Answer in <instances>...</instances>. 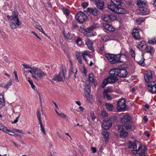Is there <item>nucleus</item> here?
<instances>
[{
    "label": "nucleus",
    "instance_id": "1",
    "mask_svg": "<svg viewBox=\"0 0 156 156\" xmlns=\"http://www.w3.org/2000/svg\"><path fill=\"white\" fill-rule=\"evenodd\" d=\"M12 15H7L8 19L12 22L10 24V27L14 29H16L17 27L21 25L22 22L20 21L18 17V12L16 10H14L12 12Z\"/></svg>",
    "mask_w": 156,
    "mask_h": 156
},
{
    "label": "nucleus",
    "instance_id": "2",
    "mask_svg": "<svg viewBox=\"0 0 156 156\" xmlns=\"http://www.w3.org/2000/svg\"><path fill=\"white\" fill-rule=\"evenodd\" d=\"M110 75H115L119 77L124 78H126L128 74V72L125 69H111L109 71Z\"/></svg>",
    "mask_w": 156,
    "mask_h": 156
},
{
    "label": "nucleus",
    "instance_id": "3",
    "mask_svg": "<svg viewBox=\"0 0 156 156\" xmlns=\"http://www.w3.org/2000/svg\"><path fill=\"white\" fill-rule=\"evenodd\" d=\"M105 56L111 64H114L122 62L120 60L121 55L119 54L114 55L110 53H106L105 55Z\"/></svg>",
    "mask_w": 156,
    "mask_h": 156
},
{
    "label": "nucleus",
    "instance_id": "4",
    "mask_svg": "<svg viewBox=\"0 0 156 156\" xmlns=\"http://www.w3.org/2000/svg\"><path fill=\"white\" fill-rule=\"evenodd\" d=\"M118 80V78L115 76H109L107 78L104 79L102 82L101 87L104 88L107 84L110 83H113Z\"/></svg>",
    "mask_w": 156,
    "mask_h": 156
},
{
    "label": "nucleus",
    "instance_id": "5",
    "mask_svg": "<svg viewBox=\"0 0 156 156\" xmlns=\"http://www.w3.org/2000/svg\"><path fill=\"white\" fill-rule=\"evenodd\" d=\"M76 20L79 23L82 24L87 18V15L82 11L77 12L76 16Z\"/></svg>",
    "mask_w": 156,
    "mask_h": 156
},
{
    "label": "nucleus",
    "instance_id": "6",
    "mask_svg": "<svg viewBox=\"0 0 156 156\" xmlns=\"http://www.w3.org/2000/svg\"><path fill=\"white\" fill-rule=\"evenodd\" d=\"M129 148H133L134 150H140L142 149L141 145L140 143L138 141L135 140L132 142L129 141L128 142Z\"/></svg>",
    "mask_w": 156,
    "mask_h": 156
},
{
    "label": "nucleus",
    "instance_id": "7",
    "mask_svg": "<svg viewBox=\"0 0 156 156\" xmlns=\"http://www.w3.org/2000/svg\"><path fill=\"white\" fill-rule=\"evenodd\" d=\"M37 116L38 119V120L39 122V124L40 125L41 129L42 132L44 135H46V133L44 129V127L43 125L41 119V113L40 112V109L38 108L37 110Z\"/></svg>",
    "mask_w": 156,
    "mask_h": 156
},
{
    "label": "nucleus",
    "instance_id": "8",
    "mask_svg": "<svg viewBox=\"0 0 156 156\" xmlns=\"http://www.w3.org/2000/svg\"><path fill=\"white\" fill-rule=\"evenodd\" d=\"M67 30H64L63 31V35L65 39L69 42L73 41L74 37V34H72L69 31H67Z\"/></svg>",
    "mask_w": 156,
    "mask_h": 156
},
{
    "label": "nucleus",
    "instance_id": "9",
    "mask_svg": "<svg viewBox=\"0 0 156 156\" xmlns=\"http://www.w3.org/2000/svg\"><path fill=\"white\" fill-rule=\"evenodd\" d=\"M125 101V99L123 98L118 100L117 105L119 110H124L125 109L126 107Z\"/></svg>",
    "mask_w": 156,
    "mask_h": 156
},
{
    "label": "nucleus",
    "instance_id": "10",
    "mask_svg": "<svg viewBox=\"0 0 156 156\" xmlns=\"http://www.w3.org/2000/svg\"><path fill=\"white\" fill-rule=\"evenodd\" d=\"M32 71L39 78H42L45 77L46 75V74L41 70L35 68L32 69Z\"/></svg>",
    "mask_w": 156,
    "mask_h": 156
},
{
    "label": "nucleus",
    "instance_id": "11",
    "mask_svg": "<svg viewBox=\"0 0 156 156\" xmlns=\"http://www.w3.org/2000/svg\"><path fill=\"white\" fill-rule=\"evenodd\" d=\"M118 131L120 133L119 135L121 138H125L128 136V133L125 130L124 128L122 125H118Z\"/></svg>",
    "mask_w": 156,
    "mask_h": 156
},
{
    "label": "nucleus",
    "instance_id": "12",
    "mask_svg": "<svg viewBox=\"0 0 156 156\" xmlns=\"http://www.w3.org/2000/svg\"><path fill=\"white\" fill-rule=\"evenodd\" d=\"M103 17L104 20L108 23L114 21L116 18L115 16L112 14H105L104 15Z\"/></svg>",
    "mask_w": 156,
    "mask_h": 156
},
{
    "label": "nucleus",
    "instance_id": "13",
    "mask_svg": "<svg viewBox=\"0 0 156 156\" xmlns=\"http://www.w3.org/2000/svg\"><path fill=\"white\" fill-rule=\"evenodd\" d=\"M144 78L145 82H148L152 78V74L151 70H147L144 75Z\"/></svg>",
    "mask_w": 156,
    "mask_h": 156
},
{
    "label": "nucleus",
    "instance_id": "14",
    "mask_svg": "<svg viewBox=\"0 0 156 156\" xmlns=\"http://www.w3.org/2000/svg\"><path fill=\"white\" fill-rule=\"evenodd\" d=\"M65 71L64 69H62L61 72L59 73L56 76V80L58 81H61L63 80V78H65Z\"/></svg>",
    "mask_w": 156,
    "mask_h": 156
},
{
    "label": "nucleus",
    "instance_id": "15",
    "mask_svg": "<svg viewBox=\"0 0 156 156\" xmlns=\"http://www.w3.org/2000/svg\"><path fill=\"white\" fill-rule=\"evenodd\" d=\"M95 3L98 9L102 10L104 9V3L103 0H95Z\"/></svg>",
    "mask_w": 156,
    "mask_h": 156
},
{
    "label": "nucleus",
    "instance_id": "16",
    "mask_svg": "<svg viewBox=\"0 0 156 156\" xmlns=\"http://www.w3.org/2000/svg\"><path fill=\"white\" fill-rule=\"evenodd\" d=\"M132 35L136 40H138L140 39V36L139 34L138 29L136 28L133 29L132 31Z\"/></svg>",
    "mask_w": 156,
    "mask_h": 156
},
{
    "label": "nucleus",
    "instance_id": "17",
    "mask_svg": "<svg viewBox=\"0 0 156 156\" xmlns=\"http://www.w3.org/2000/svg\"><path fill=\"white\" fill-rule=\"evenodd\" d=\"M86 44L87 46L89 49L92 51H94V50L93 47V42L89 38H87L85 40Z\"/></svg>",
    "mask_w": 156,
    "mask_h": 156
},
{
    "label": "nucleus",
    "instance_id": "18",
    "mask_svg": "<svg viewBox=\"0 0 156 156\" xmlns=\"http://www.w3.org/2000/svg\"><path fill=\"white\" fill-rule=\"evenodd\" d=\"M147 90L151 93L152 94L156 93V83L153 85L151 84H148Z\"/></svg>",
    "mask_w": 156,
    "mask_h": 156
},
{
    "label": "nucleus",
    "instance_id": "19",
    "mask_svg": "<svg viewBox=\"0 0 156 156\" xmlns=\"http://www.w3.org/2000/svg\"><path fill=\"white\" fill-rule=\"evenodd\" d=\"M131 118L129 115H126L121 118V121L123 125L128 123H130Z\"/></svg>",
    "mask_w": 156,
    "mask_h": 156
},
{
    "label": "nucleus",
    "instance_id": "20",
    "mask_svg": "<svg viewBox=\"0 0 156 156\" xmlns=\"http://www.w3.org/2000/svg\"><path fill=\"white\" fill-rule=\"evenodd\" d=\"M84 91L87 94V95L85 94L84 97L87 100L89 101V95L90 93V84H88L87 87L85 88Z\"/></svg>",
    "mask_w": 156,
    "mask_h": 156
},
{
    "label": "nucleus",
    "instance_id": "21",
    "mask_svg": "<svg viewBox=\"0 0 156 156\" xmlns=\"http://www.w3.org/2000/svg\"><path fill=\"white\" fill-rule=\"evenodd\" d=\"M112 123L109 121H104L102 124V127L103 129L106 130L109 129L112 126Z\"/></svg>",
    "mask_w": 156,
    "mask_h": 156
},
{
    "label": "nucleus",
    "instance_id": "22",
    "mask_svg": "<svg viewBox=\"0 0 156 156\" xmlns=\"http://www.w3.org/2000/svg\"><path fill=\"white\" fill-rule=\"evenodd\" d=\"M115 12L120 14H124L126 13L127 11L125 9L121 6H117V8H116Z\"/></svg>",
    "mask_w": 156,
    "mask_h": 156
},
{
    "label": "nucleus",
    "instance_id": "23",
    "mask_svg": "<svg viewBox=\"0 0 156 156\" xmlns=\"http://www.w3.org/2000/svg\"><path fill=\"white\" fill-rule=\"evenodd\" d=\"M107 7L108 9L113 12H115L116 10V8H117V6L112 1L108 3Z\"/></svg>",
    "mask_w": 156,
    "mask_h": 156
},
{
    "label": "nucleus",
    "instance_id": "24",
    "mask_svg": "<svg viewBox=\"0 0 156 156\" xmlns=\"http://www.w3.org/2000/svg\"><path fill=\"white\" fill-rule=\"evenodd\" d=\"M98 9L96 8H88L87 9V12L95 16L97 15Z\"/></svg>",
    "mask_w": 156,
    "mask_h": 156
},
{
    "label": "nucleus",
    "instance_id": "25",
    "mask_svg": "<svg viewBox=\"0 0 156 156\" xmlns=\"http://www.w3.org/2000/svg\"><path fill=\"white\" fill-rule=\"evenodd\" d=\"M90 53L89 51H85L83 52L82 53V55L83 59L85 60L86 62H87L88 60L87 59V56L88 57H90Z\"/></svg>",
    "mask_w": 156,
    "mask_h": 156
},
{
    "label": "nucleus",
    "instance_id": "26",
    "mask_svg": "<svg viewBox=\"0 0 156 156\" xmlns=\"http://www.w3.org/2000/svg\"><path fill=\"white\" fill-rule=\"evenodd\" d=\"M101 134L103 136L105 141L106 143L108 142V136H109V132L108 131H103L101 132Z\"/></svg>",
    "mask_w": 156,
    "mask_h": 156
},
{
    "label": "nucleus",
    "instance_id": "27",
    "mask_svg": "<svg viewBox=\"0 0 156 156\" xmlns=\"http://www.w3.org/2000/svg\"><path fill=\"white\" fill-rule=\"evenodd\" d=\"M144 49L146 50L147 53H150L151 55L153 54L154 51L153 47L149 46H146Z\"/></svg>",
    "mask_w": 156,
    "mask_h": 156
},
{
    "label": "nucleus",
    "instance_id": "28",
    "mask_svg": "<svg viewBox=\"0 0 156 156\" xmlns=\"http://www.w3.org/2000/svg\"><path fill=\"white\" fill-rule=\"evenodd\" d=\"M140 11L141 15H146L149 13V10L146 8H142L140 9Z\"/></svg>",
    "mask_w": 156,
    "mask_h": 156
},
{
    "label": "nucleus",
    "instance_id": "29",
    "mask_svg": "<svg viewBox=\"0 0 156 156\" xmlns=\"http://www.w3.org/2000/svg\"><path fill=\"white\" fill-rule=\"evenodd\" d=\"M105 106L107 110L109 112L112 111L114 109V107L113 105L110 103H106L105 104Z\"/></svg>",
    "mask_w": 156,
    "mask_h": 156
},
{
    "label": "nucleus",
    "instance_id": "30",
    "mask_svg": "<svg viewBox=\"0 0 156 156\" xmlns=\"http://www.w3.org/2000/svg\"><path fill=\"white\" fill-rule=\"evenodd\" d=\"M146 44L144 41H142L138 45V48L142 50L145 49Z\"/></svg>",
    "mask_w": 156,
    "mask_h": 156
},
{
    "label": "nucleus",
    "instance_id": "31",
    "mask_svg": "<svg viewBox=\"0 0 156 156\" xmlns=\"http://www.w3.org/2000/svg\"><path fill=\"white\" fill-rule=\"evenodd\" d=\"M137 6L140 8H143L144 6L146 5V3L141 0H138L137 2Z\"/></svg>",
    "mask_w": 156,
    "mask_h": 156
},
{
    "label": "nucleus",
    "instance_id": "32",
    "mask_svg": "<svg viewBox=\"0 0 156 156\" xmlns=\"http://www.w3.org/2000/svg\"><path fill=\"white\" fill-rule=\"evenodd\" d=\"M83 32H82L85 35L88 37H91L93 35V33L92 32L88 31L85 29L83 30Z\"/></svg>",
    "mask_w": 156,
    "mask_h": 156
},
{
    "label": "nucleus",
    "instance_id": "33",
    "mask_svg": "<svg viewBox=\"0 0 156 156\" xmlns=\"http://www.w3.org/2000/svg\"><path fill=\"white\" fill-rule=\"evenodd\" d=\"M74 39L75 42L78 44L81 45L82 44V39L79 37H75Z\"/></svg>",
    "mask_w": 156,
    "mask_h": 156
},
{
    "label": "nucleus",
    "instance_id": "34",
    "mask_svg": "<svg viewBox=\"0 0 156 156\" xmlns=\"http://www.w3.org/2000/svg\"><path fill=\"white\" fill-rule=\"evenodd\" d=\"M111 1L114 3L117 6H121V4H122L121 0H111Z\"/></svg>",
    "mask_w": 156,
    "mask_h": 156
},
{
    "label": "nucleus",
    "instance_id": "35",
    "mask_svg": "<svg viewBox=\"0 0 156 156\" xmlns=\"http://www.w3.org/2000/svg\"><path fill=\"white\" fill-rule=\"evenodd\" d=\"M148 44L154 45L156 44V36L154 38H152L151 39H149L148 40Z\"/></svg>",
    "mask_w": 156,
    "mask_h": 156
},
{
    "label": "nucleus",
    "instance_id": "36",
    "mask_svg": "<svg viewBox=\"0 0 156 156\" xmlns=\"http://www.w3.org/2000/svg\"><path fill=\"white\" fill-rule=\"evenodd\" d=\"M12 80L10 79L8 82H7L4 88L6 89H8L9 87L12 84Z\"/></svg>",
    "mask_w": 156,
    "mask_h": 156
},
{
    "label": "nucleus",
    "instance_id": "37",
    "mask_svg": "<svg viewBox=\"0 0 156 156\" xmlns=\"http://www.w3.org/2000/svg\"><path fill=\"white\" fill-rule=\"evenodd\" d=\"M101 39L103 41H107L110 40V37L108 35H103L101 37Z\"/></svg>",
    "mask_w": 156,
    "mask_h": 156
},
{
    "label": "nucleus",
    "instance_id": "38",
    "mask_svg": "<svg viewBox=\"0 0 156 156\" xmlns=\"http://www.w3.org/2000/svg\"><path fill=\"white\" fill-rule=\"evenodd\" d=\"M124 126L125 127L126 130L130 129L132 128V125L130 123H128L124 124Z\"/></svg>",
    "mask_w": 156,
    "mask_h": 156
},
{
    "label": "nucleus",
    "instance_id": "39",
    "mask_svg": "<svg viewBox=\"0 0 156 156\" xmlns=\"http://www.w3.org/2000/svg\"><path fill=\"white\" fill-rule=\"evenodd\" d=\"M94 75L92 74L89 75L88 79L90 83H93L94 80Z\"/></svg>",
    "mask_w": 156,
    "mask_h": 156
},
{
    "label": "nucleus",
    "instance_id": "40",
    "mask_svg": "<svg viewBox=\"0 0 156 156\" xmlns=\"http://www.w3.org/2000/svg\"><path fill=\"white\" fill-rule=\"evenodd\" d=\"M145 19L144 18L141 17L139 18L138 19L136 20V23L140 25L141 23L144 22L145 20Z\"/></svg>",
    "mask_w": 156,
    "mask_h": 156
},
{
    "label": "nucleus",
    "instance_id": "41",
    "mask_svg": "<svg viewBox=\"0 0 156 156\" xmlns=\"http://www.w3.org/2000/svg\"><path fill=\"white\" fill-rule=\"evenodd\" d=\"M113 90L111 88H108L107 89H105L104 90L103 92V94H108V93H111L112 92Z\"/></svg>",
    "mask_w": 156,
    "mask_h": 156
},
{
    "label": "nucleus",
    "instance_id": "42",
    "mask_svg": "<svg viewBox=\"0 0 156 156\" xmlns=\"http://www.w3.org/2000/svg\"><path fill=\"white\" fill-rule=\"evenodd\" d=\"M57 114L60 117L63 119H65L66 117V115L63 113H59L56 110H55Z\"/></svg>",
    "mask_w": 156,
    "mask_h": 156
},
{
    "label": "nucleus",
    "instance_id": "43",
    "mask_svg": "<svg viewBox=\"0 0 156 156\" xmlns=\"http://www.w3.org/2000/svg\"><path fill=\"white\" fill-rule=\"evenodd\" d=\"M103 98H106L108 100H111L112 99V96L109 95L108 94H103Z\"/></svg>",
    "mask_w": 156,
    "mask_h": 156
},
{
    "label": "nucleus",
    "instance_id": "44",
    "mask_svg": "<svg viewBox=\"0 0 156 156\" xmlns=\"http://www.w3.org/2000/svg\"><path fill=\"white\" fill-rule=\"evenodd\" d=\"M76 57L78 60V62L80 64H82V59L81 56L79 55V54H76Z\"/></svg>",
    "mask_w": 156,
    "mask_h": 156
},
{
    "label": "nucleus",
    "instance_id": "45",
    "mask_svg": "<svg viewBox=\"0 0 156 156\" xmlns=\"http://www.w3.org/2000/svg\"><path fill=\"white\" fill-rule=\"evenodd\" d=\"M28 79H29L28 80V82L30 83L32 88L34 89L36 87L35 86L32 80H30L29 77L28 78Z\"/></svg>",
    "mask_w": 156,
    "mask_h": 156
},
{
    "label": "nucleus",
    "instance_id": "46",
    "mask_svg": "<svg viewBox=\"0 0 156 156\" xmlns=\"http://www.w3.org/2000/svg\"><path fill=\"white\" fill-rule=\"evenodd\" d=\"M96 27V25L95 24L90 26L87 28V30L88 31L92 30Z\"/></svg>",
    "mask_w": 156,
    "mask_h": 156
},
{
    "label": "nucleus",
    "instance_id": "47",
    "mask_svg": "<svg viewBox=\"0 0 156 156\" xmlns=\"http://www.w3.org/2000/svg\"><path fill=\"white\" fill-rule=\"evenodd\" d=\"M75 73L73 71V68L70 69L69 71V77H70L75 74Z\"/></svg>",
    "mask_w": 156,
    "mask_h": 156
},
{
    "label": "nucleus",
    "instance_id": "48",
    "mask_svg": "<svg viewBox=\"0 0 156 156\" xmlns=\"http://www.w3.org/2000/svg\"><path fill=\"white\" fill-rule=\"evenodd\" d=\"M110 25H111L110 24H109L105 23L103 24V26L104 28L108 30L109 29Z\"/></svg>",
    "mask_w": 156,
    "mask_h": 156
},
{
    "label": "nucleus",
    "instance_id": "49",
    "mask_svg": "<svg viewBox=\"0 0 156 156\" xmlns=\"http://www.w3.org/2000/svg\"><path fill=\"white\" fill-rule=\"evenodd\" d=\"M72 25L74 29H78L79 28V26L76 22H73L72 23Z\"/></svg>",
    "mask_w": 156,
    "mask_h": 156
},
{
    "label": "nucleus",
    "instance_id": "50",
    "mask_svg": "<svg viewBox=\"0 0 156 156\" xmlns=\"http://www.w3.org/2000/svg\"><path fill=\"white\" fill-rule=\"evenodd\" d=\"M129 53L132 57L134 58L135 57V54L134 51L132 48H131L130 50Z\"/></svg>",
    "mask_w": 156,
    "mask_h": 156
},
{
    "label": "nucleus",
    "instance_id": "51",
    "mask_svg": "<svg viewBox=\"0 0 156 156\" xmlns=\"http://www.w3.org/2000/svg\"><path fill=\"white\" fill-rule=\"evenodd\" d=\"M70 11L69 10L67 9H65L64 10L63 13L66 16H68L69 14Z\"/></svg>",
    "mask_w": 156,
    "mask_h": 156
},
{
    "label": "nucleus",
    "instance_id": "52",
    "mask_svg": "<svg viewBox=\"0 0 156 156\" xmlns=\"http://www.w3.org/2000/svg\"><path fill=\"white\" fill-rule=\"evenodd\" d=\"M145 59H142L141 58V60L138 62H137L141 66H143L144 65V63Z\"/></svg>",
    "mask_w": 156,
    "mask_h": 156
},
{
    "label": "nucleus",
    "instance_id": "53",
    "mask_svg": "<svg viewBox=\"0 0 156 156\" xmlns=\"http://www.w3.org/2000/svg\"><path fill=\"white\" fill-rule=\"evenodd\" d=\"M145 150H142L139 153H138L139 155V156H145Z\"/></svg>",
    "mask_w": 156,
    "mask_h": 156
},
{
    "label": "nucleus",
    "instance_id": "54",
    "mask_svg": "<svg viewBox=\"0 0 156 156\" xmlns=\"http://www.w3.org/2000/svg\"><path fill=\"white\" fill-rule=\"evenodd\" d=\"M88 5V3L87 2H83L81 4V5L83 8H86Z\"/></svg>",
    "mask_w": 156,
    "mask_h": 156
},
{
    "label": "nucleus",
    "instance_id": "55",
    "mask_svg": "<svg viewBox=\"0 0 156 156\" xmlns=\"http://www.w3.org/2000/svg\"><path fill=\"white\" fill-rule=\"evenodd\" d=\"M28 73H30L32 74V77L34 78V79H35L37 80H38V79L37 78V77L35 75H34L33 74H32V71L31 70H29L27 72Z\"/></svg>",
    "mask_w": 156,
    "mask_h": 156
},
{
    "label": "nucleus",
    "instance_id": "56",
    "mask_svg": "<svg viewBox=\"0 0 156 156\" xmlns=\"http://www.w3.org/2000/svg\"><path fill=\"white\" fill-rule=\"evenodd\" d=\"M119 54L121 55V57H123V58H125L126 59H127L128 58L126 54H122L120 53Z\"/></svg>",
    "mask_w": 156,
    "mask_h": 156
},
{
    "label": "nucleus",
    "instance_id": "57",
    "mask_svg": "<svg viewBox=\"0 0 156 156\" xmlns=\"http://www.w3.org/2000/svg\"><path fill=\"white\" fill-rule=\"evenodd\" d=\"M36 28L38 29L40 32L41 31H43V29L39 24L37 25V27H36Z\"/></svg>",
    "mask_w": 156,
    "mask_h": 156
},
{
    "label": "nucleus",
    "instance_id": "58",
    "mask_svg": "<svg viewBox=\"0 0 156 156\" xmlns=\"http://www.w3.org/2000/svg\"><path fill=\"white\" fill-rule=\"evenodd\" d=\"M101 115L104 118H105L108 116V114L105 112L104 111L102 112Z\"/></svg>",
    "mask_w": 156,
    "mask_h": 156
},
{
    "label": "nucleus",
    "instance_id": "59",
    "mask_svg": "<svg viewBox=\"0 0 156 156\" xmlns=\"http://www.w3.org/2000/svg\"><path fill=\"white\" fill-rule=\"evenodd\" d=\"M90 116L92 119L94 120L95 119V116L93 112H91L90 113Z\"/></svg>",
    "mask_w": 156,
    "mask_h": 156
},
{
    "label": "nucleus",
    "instance_id": "60",
    "mask_svg": "<svg viewBox=\"0 0 156 156\" xmlns=\"http://www.w3.org/2000/svg\"><path fill=\"white\" fill-rule=\"evenodd\" d=\"M4 131L6 132V133H8L10 135V132H12V130H9L8 129H7L6 127L4 128L3 129Z\"/></svg>",
    "mask_w": 156,
    "mask_h": 156
},
{
    "label": "nucleus",
    "instance_id": "61",
    "mask_svg": "<svg viewBox=\"0 0 156 156\" xmlns=\"http://www.w3.org/2000/svg\"><path fill=\"white\" fill-rule=\"evenodd\" d=\"M115 30V28L113 27V26L112 25H110V27H109V29L108 30L110 31H113Z\"/></svg>",
    "mask_w": 156,
    "mask_h": 156
},
{
    "label": "nucleus",
    "instance_id": "62",
    "mask_svg": "<svg viewBox=\"0 0 156 156\" xmlns=\"http://www.w3.org/2000/svg\"><path fill=\"white\" fill-rule=\"evenodd\" d=\"M23 66L25 68V69H27V68H30V69H31L32 70V69H33L31 67L29 66H27L26 64H23Z\"/></svg>",
    "mask_w": 156,
    "mask_h": 156
},
{
    "label": "nucleus",
    "instance_id": "63",
    "mask_svg": "<svg viewBox=\"0 0 156 156\" xmlns=\"http://www.w3.org/2000/svg\"><path fill=\"white\" fill-rule=\"evenodd\" d=\"M20 115H19L16 118V119L13 122H12V124H15L17 123L18 122V119Z\"/></svg>",
    "mask_w": 156,
    "mask_h": 156
},
{
    "label": "nucleus",
    "instance_id": "64",
    "mask_svg": "<svg viewBox=\"0 0 156 156\" xmlns=\"http://www.w3.org/2000/svg\"><path fill=\"white\" fill-rule=\"evenodd\" d=\"M11 132V133H10V135H11L12 136H17L19 135V134L15 133L13 131H12V132Z\"/></svg>",
    "mask_w": 156,
    "mask_h": 156
}]
</instances>
